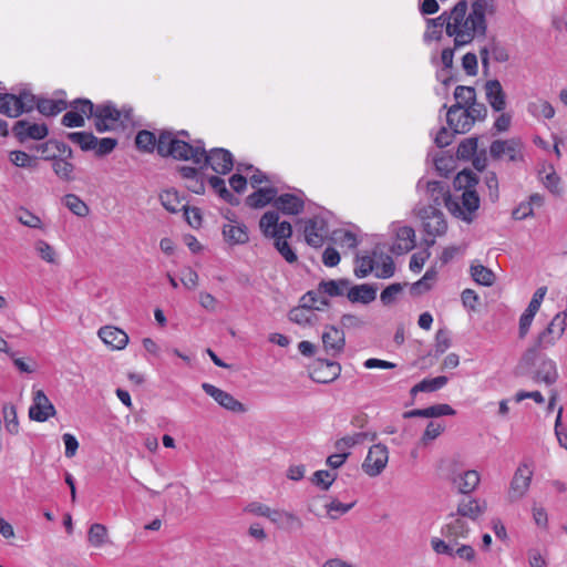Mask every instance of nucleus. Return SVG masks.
I'll return each mask as SVG.
<instances>
[{
    "mask_svg": "<svg viewBox=\"0 0 567 567\" xmlns=\"http://www.w3.org/2000/svg\"><path fill=\"white\" fill-rule=\"evenodd\" d=\"M157 153L163 156H172L175 159L192 161L194 164L209 165L217 174L225 175L234 166V158L229 151L225 148H214L206 152L203 143L198 141L196 145H190L174 136L173 133L163 131L159 134V144Z\"/></svg>",
    "mask_w": 567,
    "mask_h": 567,
    "instance_id": "f257e3e1",
    "label": "nucleus"
},
{
    "mask_svg": "<svg viewBox=\"0 0 567 567\" xmlns=\"http://www.w3.org/2000/svg\"><path fill=\"white\" fill-rule=\"evenodd\" d=\"M478 183L476 175L470 171H463L457 174L455 184L461 188L464 187L460 196H452L446 202V208L456 218L466 223H472L480 207V197L474 189Z\"/></svg>",
    "mask_w": 567,
    "mask_h": 567,
    "instance_id": "f03ea898",
    "label": "nucleus"
},
{
    "mask_svg": "<svg viewBox=\"0 0 567 567\" xmlns=\"http://www.w3.org/2000/svg\"><path fill=\"white\" fill-rule=\"evenodd\" d=\"M467 2L458 1L450 11V20L446 25V34L454 37L455 48L470 44L476 37H484L487 31V24H477L474 17L467 13Z\"/></svg>",
    "mask_w": 567,
    "mask_h": 567,
    "instance_id": "7ed1b4c3",
    "label": "nucleus"
},
{
    "mask_svg": "<svg viewBox=\"0 0 567 567\" xmlns=\"http://www.w3.org/2000/svg\"><path fill=\"white\" fill-rule=\"evenodd\" d=\"M259 227L265 237L275 239L276 249L287 262L297 261L298 257L287 241L292 236V226L289 221L279 223L278 212L270 210L261 216Z\"/></svg>",
    "mask_w": 567,
    "mask_h": 567,
    "instance_id": "20e7f679",
    "label": "nucleus"
},
{
    "mask_svg": "<svg viewBox=\"0 0 567 567\" xmlns=\"http://www.w3.org/2000/svg\"><path fill=\"white\" fill-rule=\"evenodd\" d=\"M567 311L558 312L549 324L538 333L533 347L528 348L522 355L519 364L533 365L540 349H547L556 343L564 334L567 327Z\"/></svg>",
    "mask_w": 567,
    "mask_h": 567,
    "instance_id": "39448f33",
    "label": "nucleus"
},
{
    "mask_svg": "<svg viewBox=\"0 0 567 567\" xmlns=\"http://www.w3.org/2000/svg\"><path fill=\"white\" fill-rule=\"evenodd\" d=\"M131 109L118 110L111 102L96 105L94 113V125L96 131L103 133L115 130L120 124H122V116L125 120L131 118Z\"/></svg>",
    "mask_w": 567,
    "mask_h": 567,
    "instance_id": "423d86ee",
    "label": "nucleus"
},
{
    "mask_svg": "<svg viewBox=\"0 0 567 567\" xmlns=\"http://www.w3.org/2000/svg\"><path fill=\"white\" fill-rule=\"evenodd\" d=\"M328 306L327 298H321L318 303V292L308 291L301 298V306L290 310L289 319L298 324H308L311 322V310H323Z\"/></svg>",
    "mask_w": 567,
    "mask_h": 567,
    "instance_id": "0eeeda50",
    "label": "nucleus"
},
{
    "mask_svg": "<svg viewBox=\"0 0 567 567\" xmlns=\"http://www.w3.org/2000/svg\"><path fill=\"white\" fill-rule=\"evenodd\" d=\"M522 148L523 144L518 138L496 140L489 146V155L495 161L507 158L516 162L523 158Z\"/></svg>",
    "mask_w": 567,
    "mask_h": 567,
    "instance_id": "6e6552de",
    "label": "nucleus"
},
{
    "mask_svg": "<svg viewBox=\"0 0 567 567\" xmlns=\"http://www.w3.org/2000/svg\"><path fill=\"white\" fill-rule=\"evenodd\" d=\"M424 231L430 236H442L447 229L443 213L435 206H425L419 210Z\"/></svg>",
    "mask_w": 567,
    "mask_h": 567,
    "instance_id": "1a4fd4ad",
    "label": "nucleus"
},
{
    "mask_svg": "<svg viewBox=\"0 0 567 567\" xmlns=\"http://www.w3.org/2000/svg\"><path fill=\"white\" fill-rule=\"evenodd\" d=\"M532 477L533 471L527 464H520L517 467L509 484V502H517L526 495L530 486Z\"/></svg>",
    "mask_w": 567,
    "mask_h": 567,
    "instance_id": "9d476101",
    "label": "nucleus"
},
{
    "mask_svg": "<svg viewBox=\"0 0 567 567\" xmlns=\"http://www.w3.org/2000/svg\"><path fill=\"white\" fill-rule=\"evenodd\" d=\"M388 461L389 452L386 446L378 443L370 447L362 468L369 476H377L385 468Z\"/></svg>",
    "mask_w": 567,
    "mask_h": 567,
    "instance_id": "9b49d317",
    "label": "nucleus"
},
{
    "mask_svg": "<svg viewBox=\"0 0 567 567\" xmlns=\"http://www.w3.org/2000/svg\"><path fill=\"white\" fill-rule=\"evenodd\" d=\"M202 389L205 391L207 395L213 398L221 408L234 412V413H245L246 406L235 399L230 393L210 384L203 383Z\"/></svg>",
    "mask_w": 567,
    "mask_h": 567,
    "instance_id": "f8f14e48",
    "label": "nucleus"
},
{
    "mask_svg": "<svg viewBox=\"0 0 567 567\" xmlns=\"http://www.w3.org/2000/svg\"><path fill=\"white\" fill-rule=\"evenodd\" d=\"M305 239L312 247H321L328 236V225L324 218L315 216L306 220Z\"/></svg>",
    "mask_w": 567,
    "mask_h": 567,
    "instance_id": "ddd939ff",
    "label": "nucleus"
},
{
    "mask_svg": "<svg viewBox=\"0 0 567 567\" xmlns=\"http://www.w3.org/2000/svg\"><path fill=\"white\" fill-rule=\"evenodd\" d=\"M523 367L527 368L526 365ZM530 367H536L533 375V379L536 382H544L547 385H551L558 379L556 363L545 355H540L538 353L535 364L529 365L528 368Z\"/></svg>",
    "mask_w": 567,
    "mask_h": 567,
    "instance_id": "4468645a",
    "label": "nucleus"
},
{
    "mask_svg": "<svg viewBox=\"0 0 567 567\" xmlns=\"http://www.w3.org/2000/svg\"><path fill=\"white\" fill-rule=\"evenodd\" d=\"M322 344L326 353L330 357H337L343 352L346 337L342 329L334 326H327L322 332Z\"/></svg>",
    "mask_w": 567,
    "mask_h": 567,
    "instance_id": "2eb2a0df",
    "label": "nucleus"
},
{
    "mask_svg": "<svg viewBox=\"0 0 567 567\" xmlns=\"http://www.w3.org/2000/svg\"><path fill=\"white\" fill-rule=\"evenodd\" d=\"M446 120L454 134H464L472 127L471 115L461 104H454L449 109Z\"/></svg>",
    "mask_w": 567,
    "mask_h": 567,
    "instance_id": "dca6fc26",
    "label": "nucleus"
},
{
    "mask_svg": "<svg viewBox=\"0 0 567 567\" xmlns=\"http://www.w3.org/2000/svg\"><path fill=\"white\" fill-rule=\"evenodd\" d=\"M54 413L55 409L44 392L42 390L35 391L33 395V403L29 409L30 419L38 422H44L50 416H53Z\"/></svg>",
    "mask_w": 567,
    "mask_h": 567,
    "instance_id": "f3484780",
    "label": "nucleus"
},
{
    "mask_svg": "<svg viewBox=\"0 0 567 567\" xmlns=\"http://www.w3.org/2000/svg\"><path fill=\"white\" fill-rule=\"evenodd\" d=\"M340 371L341 367L339 363L328 360H318L310 371V378L318 383H328L337 379Z\"/></svg>",
    "mask_w": 567,
    "mask_h": 567,
    "instance_id": "a211bd4d",
    "label": "nucleus"
},
{
    "mask_svg": "<svg viewBox=\"0 0 567 567\" xmlns=\"http://www.w3.org/2000/svg\"><path fill=\"white\" fill-rule=\"evenodd\" d=\"M275 207L285 215H299L303 212L305 200L301 195L286 193L277 196Z\"/></svg>",
    "mask_w": 567,
    "mask_h": 567,
    "instance_id": "6ab92c4d",
    "label": "nucleus"
},
{
    "mask_svg": "<svg viewBox=\"0 0 567 567\" xmlns=\"http://www.w3.org/2000/svg\"><path fill=\"white\" fill-rule=\"evenodd\" d=\"M481 61L484 69L488 68L489 55L496 62H506L509 59V54L504 45H502L495 38L488 40V42L480 50Z\"/></svg>",
    "mask_w": 567,
    "mask_h": 567,
    "instance_id": "aec40b11",
    "label": "nucleus"
},
{
    "mask_svg": "<svg viewBox=\"0 0 567 567\" xmlns=\"http://www.w3.org/2000/svg\"><path fill=\"white\" fill-rule=\"evenodd\" d=\"M97 334L106 346L115 350L124 349L128 342L126 332L113 326L100 328Z\"/></svg>",
    "mask_w": 567,
    "mask_h": 567,
    "instance_id": "412c9836",
    "label": "nucleus"
},
{
    "mask_svg": "<svg viewBox=\"0 0 567 567\" xmlns=\"http://www.w3.org/2000/svg\"><path fill=\"white\" fill-rule=\"evenodd\" d=\"M350 280L348 279H338V280H322L319 285L317 290H312L313 292H318V302L321 298H326L324 296L329 297H340V296H347Z\"/></svg>",
    "mask_w": 567,
    "mask_h": 567,
    "instance_id": "4be33fe9",
    "label": "nucleus"
},
{
    "mask_svg": "<svg viewBox=\"0 0 567 567\" xmlns=\"http://www.w3.org/2000/svg\"><path fill=\"white\" fill-rule=\"evenodd\" d=\"M378 288L373 285L362 284L349 286L347 298L352 303L369 305L377 298Z\"/></svg>",
    "mask_w": 567,
    "mask_h": 567,
    "instance_id": "5701e85b",
    "label": "nucleus"
},
{
    "mask_svg": "<svg viewBox=\"0 0 567 567\" xmlns=\"http://www.w3.org/2000/svg\"><path fill=\"white\" fill-rule=\"evenodd\" d=\"M415 247V231L412 227L402 226L396 230V239L391 250L396 255L406 254Z\"/></svg>",
    "mask_w": 567,
    "mask_h": 567,
    "instance_id": "b1692460",
    "label": "nucleus"
},
{
    "mask_svg": "<svg viewBox=\"0 0 567 567\" xmlns=\"http://www.w3.org/2000/svg\"><path fill=\"white\" fill-rule=\"evenodd\" d=\"M268 519L280 528L293 529L302 527L301 519L296 514L285 509L271 508Z\"/></svg>",
    "mask_w": 567,
    "mask_h": 567,
    "instance_id": "393cba45",
    "label": "nucleus"
},
{
    "mask_svg": "<svg viewBox=\"0 0 567 567\" xmlns=\"http://www.w3.org/2000/svg\"><path fill=\"white\" fill-rule=\"evenodd\" d=\"M486 99L496 112H501L506 106L505 93L498 80H489L485 84Z\"/></svg>",
    "mask_w": 567,
    "mask_h": 567,
    "instance_id": "a878e982",
    "label": "nucleus"
},
{
    "mask_svg": "<svg viewBox=\"0 0 567 567\" xmlns=\"http://www.w3.org/2000/svg\"><path fill=\"white\" fill-rule=\"evenodd\" d=\"M223 236L230 245H243L249 239L247 227L236 221H229L224 225Z\"/></svg>",
    "mask_w": 567,
    "mask_h": 567,
    "instance_id": "bb28decb",
    "label": "nucleus"
},
{
    "mask_svg": "<svg viewBox=\"0 0 567 567\" xmlns=\"http://www.w3.org/2000/svg\"><path fill=\"white\" fill-rule=\"evenodd\" d=\"M487 505L485 501L476 498H464L458 503L457 514L462 517H467L473 520L477 519L486 511Z\"/></svg>",
    "mask_w": 567,
    "mask_h": 567,
    "instance_id": "cd10ccee",
    "label": "nucleus"
},
{
    "mask_svg": "<svg viewBox=\"0 0 567 567\" xmlns=\"http://www.w3.org/2000/svg\"><path fill=\"white\" fill-rule=\"evenodd\" d=\"M452 483L457 486V491L462 494H470L476 489L481 477L475 470H468L457 476L451 478Z\"/></svg>",
    "mask_w": 567,
    "mask_h": 567,
    "instance_id": "c85d7f7f",
    "label": "nucleus"
},
{
    "mask_svg": "<svg viewBox=\"0 0 567 567\" xmlns=\"http://www.w3.org/2000/svg\"><path fill=\"white\" fill-rule=\"evenodd\" d=\"M426 195L429 199L433 203L431 206H435L437 208L442 204L446 206L447 199L452 198V195L449 193L446 184L439 181L427 182Z\"/></svg>",
    "mask_w": 567,
    "mask_h": 567,
    "instance_id": "c756f323",
    "label": "nucleus"
},
{
    "mask_svg": "<svg viewBox=\"0 0 567 567\" xmlns=\"http://www.w3.org/2000/svg\"><path fill=\"white\" fill-rule=\"evenodd\" d=\"M277 194L278 192L275 187L259 188L246 198V203L251 208H262L269 203L275 204Z\"/></svg>",
    "mask_w": 567,
    "mask_h": 567,
    "instance_id": "7c9ffc66",
    "label": "nucleus"
},
{
    "mask_svg": "<svg viewBox=\"0 0 567 567\" xmlns=\"http://www.w3.org/2000/svg\"><path fill=\"white\" fill-rule=\"evenodd\" d=\"M450 20V12H443L441 16L434 19L427 20V29L424 33V40H441L442 38V28L447 25Z\"/></svg>",
    "mask_w": 567,
    "mask_h": 567,
    "instance_id": "2f4dec72",
    "label": "nucleus"
},
{
    "mask_svg": "<svg viewBox=\"0 0 567 567\" xmlns=\"http://www.w3.org/2000/svg\"><path fill=\"white\" fill-rule=\"evenodd\" d=\"M495 11L494 1L493 0H475L471 7V14L476 20L477 24H487L486 16L493 14Z\"/></svg>",
    "mask_w": 567,
    "mask_h": 567,
    "instance_id": "473e14b6",
    "label": "nucleus"
},
{
    "mask_svg": "<svg viewBox=\"0 0 567 567\" xmlns=\"http://www.w3.org/2000/svg\"><path fill=\"white\" fill-rule=\"evenodd\" d=\"M470 532L467 523L462 518H454L442 530L445 538H452L457 542L458 538H465Z\"/></svg>",
    "mask_w": 567,
    "mask_h": 567,
    "instance_id": "72a5a7b5",
    "label": "nucleus"
},
{
    "mask_svg": "<svg viewBox=\"0 0 567 567\" xmlns=\"http://www.w3.org/2000/svg\"><path fill=\"white\" fill-rule=\"evenodd\" d=\"M437 271L435 267H431L426 270L424 276L411 286V293L413 296H421L430 291L436 281Z\"/></svg>",
    "mask_w": 567,
    "mask_h": 567,
    "instance_id": "f704fd0d",
    "label": "nucleus"
},
{
    "mask_svg": "<svg viewBox=\"0 0 567 567\" xmlns=\"http://www.w3.org/2000/svg\"><path fill=\"white\" fill-rule=\"evenodd\" d=\"M68 104L64 100L39 99L37 102L38 111L45 116H53L64 111Z\"/></svg>",
    "mask_w": 567,
    "mask_h": 567,
    "instance_id": "c9c22d12",
    "label": "nucleus"
},
{
    "mask_svg": "<svg viewBox=\"0 0 567 567\" xmlns=\"http://www.w3.org/2000/svg\"><path fill=\"white\" fill-rule=\"evenodd\" d=\"M209 185L219 195L220 198H223L225 202H227L230 205H238L239 199L228 190L226 187V183L223 178L218 176H212L208 179Z\"/></svg>",
    "mask_w": 567,
    "mask_h": 567,
    "instance_id": "e433bc0d",
    "label": "nucleus"
},
{
    "mask_svg": "<svg viewBox=\"0 0 567 567\" xmlns=\"http://www.w3.org/2000/svg\"><path fill=\"white\" fill-rule=\"evenodd\" d=\"M135 144L138 150L152 153L155 148L157 150L159 137L156 140L154 133L143 130L137 133Z\"/></svg>",
    "mask_w": 567,
    "mask_h": 567,
    "instance_id": "4c0bfd02",
    "label": "nucleus"
},
{
    "mask_svg": "<svg viewBox=\"0 0 567 567\" xmlns=\"http://www.w3.org/2000/svg\"><path fill=\"white\" fill-rule=\"evenodd\" d=\"M447 378L444 375H440L433 379H424L412 388L411 393L415 394L417 392H433L442 389L447 383Z\"/></svg>",
    "mask_w": 567,
    "mask_h": 567,
    "instance_id": "58836bf2",
    "label": "nucleus"
},
{
    "mask_svg": "<svg viewBox=\"0 0 567 567\" xmlns=\"http://www.w3.org/2000/svg\"><path fill=\"white\" fill-rule=\"evenodd\" d=\"M472 278L480 285L489 287L495 282V274L483 265L471 266Z\"/></svg>",
    "mask_w": 567,
    "mask_h": 567,
    "instance_id": "ea45409f",
    "label": "nucleus"
},
{
    "mask_svg": "<svg viewBox=\"0 0 567 567\" xmlns=\"http://www.w3.org/2000/svg\"><path fill=\"white\" fill-rule=\"evenodd\" d=\"M162 205L171 213L182 210L186 205L182 203L176 190H165L159 195Z\"/></svg>",
    "mask_w": 567,
    "mask_h": 567,
    "instance_id": "a19ab883",
    "label": "nucleus"
},
{
    "mask_svg": "<svg viewBox=\"0 0 567 567\" xmlns=\"http://www.w3.org/2000/svg\"><path fill=\"white\" fill-rule=\"evenodd\" d=\"M52 168L55 175L63 181H72L74 178V165L62 157H54Z\"/></svg>",
    "mask_w": 567,
    "mask_h": 567,
    "instance_id": "79ce46f5",
    "label": "nucleus"
},
{
    "mask_svg": "<svg viewBox=\"0 0 567 567\" xmlns=\"http://www.w3.org/2000/svg\"><path fill=\"white\" fill-rule=\"evenodd\" d=\"M0 113L8 117H18L20 115L16 94L0 93Z\"/></svg>",
    "mask_w": 567,
    "mask_h": 567,
    "instance_id": "37998d69",
    "label": "nucleus"
},
{
    "mask_svg": "<svg viewBox=\"0 0 567 567\" xmlns=\"http://www.w3.org/2000/svg\"><path fill=\"white\" fill-rule=\"evenodd\" d=\"M62 200L74 215L84 217L89 214L87 205L78 195L68 194Z\"/></svg>",
    "mask_w": 567,
    "mask_h": 567,
    "instance_id": "c03bdc74",
    "label": "nucleus"
},
{
    "mask_svg": "<svg viewBox=\"0 0 567 567\" xmlns=\"http://www.w3.org/2000/svg\"><path fill=\"white\" fill-rule=\"evenodd\" d=\"M367 437H368V433H365V432L354 433L352 435H346V436L339 439L336 442L334 446L338 452H348L349 449L363 443L364 440H367Z\"/></svg>",
    "mask_w": 567,
    "mask_h": 567,
    "instance_id": "a18cd8bd",
    "label": "nucleus"
},
{
    "mask_svg": "<svg viewBox=\"0 0 567 567\" xmlns=\"http://www.w3.org/2000/svg\"><path fill=\"white\" fill-rule=\"evenodd\" d=\"M69 140L78 144L82 151H93L96 143V137L87 132H73L69 133Z\"/></svg>",
    "mask_w": 567,
    "mask_h": 567,
    "instance_id": "49530a36",
    "label": "nucleus"
},
{
    "mask_svg": "<svg viewBox=\"0 0 567 567\" xmlns=\"http://www.w3.org/2000/svg\"><path fill=\"white\" fill-rule=\"evenodd\" d=\"M107 530L106 527L102 524H93L90 527L87 539L89 543L94 547H101L106 543Z\"/></svg>",
    "mask_w": 567,
    "mask_h": 567,
    "instance_id": "de8ad7c7",
    "label": "nucleus"
},
{
    "mask_svg": "<svg viewBox=\"0 0 567 567\" xmlns=\"http://www.w3.org/2000/svg\"><path fill=\"white\" fill-rule=\"evenodd\" d=\"M454 97L456 100V104H461L466 107V105H470L475 101L476 93L472 86L458 85L454 91Z\"/></svg>",
    "mask_w": 567,
    "mask_h": 567,
    "instance_id": "09e8293b",
    "label": "nucleus"
},
{
    "mask_svg": "<svg viewBox=\"0 0 567 567\" xmlns=\"http://www.w3.org/2000/svg\"><path fill=\"white\" fill-rule=\"evenodd\" d=\"M16 100L20 115L22 113L32 111L38 102L35 96L28 91H21L18 95H16Z\"/></svg>",
    "mask_w": 567,
    "mask_h": 567,
    "instance_id": "8fccbe9b",
    "label": "nucleus"
},
{
    "mask_svg": "<svg viewBox=\"0 0 567 567\" xmlns=\"http://www.w3.org/2000/svg\"><path fill=\"white\" fill-rule=\"evenodd\" d=\"M35 251L38 252L39 257L49 262V264H55L56 262V252L54 248L48 244L47 241L40 239L35 241L34 244Z\"/></svg>",
    "mask_w": 567,
    "mask_h": 567,
    "instance_id": "3c124183",
    "label": "nucleus"
},
{
    "mask_svg": "<svg viewBox=\"0 0 567 567\" xmlns=\"http://www.w3.org/2000/svg\"><path fill=\"white\" fill-rule=\"evenodd\" d=\"M354 506V502L350 504H343L338 499H332L329 504H326V509L331 519H338L341 515L348 513Z\"/></svg>",
    "mask_w": 567,
    "mask_h": 567,
    "instance_id": "603ef678",
    "label": "nucleus"
},
{
    "mask_svg": "<svg viewBox=\"0 0 567 567\" xmlns=\"http://www.w3.org/2000/svg\"><path fill=\"white\" fill-rule=\"evenodd\" d=\"M447 540H443L440 538H432L431 545L433 550L436 554H444L449 556H454V548L457 546V542L452 538H446Z\"/></svg>",
    "mask_w": 567,
    "mask_h": 567,
    "instance_id": "864d4df0",
    "label": "nucleus"
},
{
    "mask_svg": "<svg viewBox=\"0 0 567 567\" xmlns=\"http://www.w3.org/2000/svg\"><path fill=\"white\" fill-rule=\"evenodd\" d=\"M477 150V138L468 137L465 138L457 147V157L462 159H468L473 157Z\"/></svg>",
    "mask_w": 567,
    "mask_h": 567,
    "instance_id": "5fc2aeb1",
    "label": "nucleus"
},
{
    "mask_svg": "<svg viewBox=\"0 0 567 567\" xmlns=\"http://www.w3.org/2000/svg\"><path fill=\"white\" fill-rule=\"evenodd\" d=\"M528 112L533 115H542L545 118H553L555 115V109L547 101H540L539 103H529Z\"/></svg>",
    "mask_w": 567,
    "mask_h": 567,
    "instance_id": "6e6d98bb",
    "label": "nucleus"
},
{
    "mask_svg": "<svg viewBox=\"0 0 567 567\" xmlns=\"http://www.w3.org/2000/svg\"><path fill=\"white\" fill-rule=\"evenodd\" d=\"M3 416L6 421V429L11 434H17L19 431V423L17 417V411L13 405L3 406Z\"/></svg>",
    "mask_w": 567,
    "mask_h": 567,
    "instance_id": "4d7b16f0",
    "label": "nucleus"
},
{
    "mask_svg": "<svg viewBox=\"0 0 567 567\" xmlns=\"http://www.w3.org/2000/svg\"><path fill=\"white\" fill-rule=\"evenodd\" d=\"M336 478V473L329 471H317L312 476V483L321 487L323 491H327L332 485Z\"/></svg>",
    "mask_w": 567,
    "mask_h": 567,
    "instance_id": "13d9d810",
    "label": "nucleus"
},
{
    "mask_svg": "<svg viewBox=\"0 0 567 567\" xmlns=\"http://www.w3.org/2000/svg\"><path fill=\"white\" fill-rule=\"evenodd\" d=\"M444 427L445 426L443 423L431 421L427 424V426L421 437V442L424 445L429 444L431 441L435 440L436 437H439L442 434V432L444 431Z\"/></svg>",
    "mask_w": 567,
    "mask_h": 567,
    "instance_id": "bf43d9fd",
    "label": "nucleus"
},
{
    "mask_svg": "<svg viewBox=\"0 0 567 567\" xmlns=\"http://www.w3.org/2000/svg\"><path fill=\"white\" fill-rule=\"evenodd\" d=\"M374 270L378 278H391L395 271L393 259L390 256H385L380 266L375 264Z\"/></svg>",
    "mask_w": 567,
    "mask_h": 567,
    "instance_id": "052dcab7",
    "label": "nucleus"
},
{
    "mask_svg": "<svg viewBox=\"0 0 567 567\" xmlns=\"http://www.w3.org/2000/svg\"><path fill=\"white\" fill-rule=\"evenodd\" d=\"M374 259L369 256H363L358 260V266L354 268V275L358 278H364L374 270Z\"/></svg>",
    "mask_w": 567,
    "mask_h": 567,
    "instance_id": "680f3d73",
    "label": "nucleus"
},
{
    "mask_svg": "<svg viewBox=\"0 0 567 567\" xmlns=\"http://www.w3.org/2000/svg\"><path fill=\"white\" fill-rule=\"evenodd\" d=\"M71 107L79 112L82 116L85 115L87 117H94V113L96 110V106L90 101L85 99L75 100L71 103Z\"/></svg>",
    "mask_w": 567,
    "mask_h": 567,
    "instance_id": "e2e57ef3",
    "label": "nucleus"
},
{
    "mask_svg": "<svg viewBox=\"0 0 567 567\" xmlns=\"http://www.w3.org/2000/svg\"><path fill=\"white\" fill-rule=\"evenodd\" d=\"M117 145V141L115 138L111 137H104L99 140L96 137V143L94 145V151L97 156H104L106 154H110L115 146Z\"/></svg>",
    "mask_w": 567,
    "mask_h": 567,
    "instance_id": "0e129e2a",
    "label": "nucleus"
},
{
    "mask_svg": "<svg viewBox=\"0 0 567 567\" xmlns=\"http://www.w3.org/2000/svg\"><path fill=\"white\" fill-rule=\"evenodd\" d=\"M340 323L342 329L359 330L365 326V321L352 313H346L341 317Z\"/></svg>",
    "mask_w": 567,
    "mask_h": 567,
    "instance_id": "69168bd1",
    "label": "nucleus"
},
{
    "mask_svg": "<svg viewBox=\"0 0 567 567\" xmlns=\"http://www.w3.org/2000/svg\"><path fill=\"white\" fill-rule=\"evenodd\" d=\"M544 186L554 195L561 194L560 187V177L556 174L555 171L546 174L545 177L542 178Z\"/></svg>",
    "mask_w": 567,
    "mask_h": 567,
    "instance_id": "338daca9",
    "label": "nucleus"
},
{
    "mask_svg": "<svg viewBox=\"0 0 567 567\" xmlns=\"http://www.w3.org/2000/svg\"><path fill=\"white\" fill-rule=\"evenodd\" d=\"M403 287L400 284H392L388 286L380 296L384 305H391L395 301L398 295L402 291Z\"/></svg>",
    "mask_w": 567,
    "mask_h": 567,
    "instance_id": "774afa93",
    "label": "nucleus"
}]
</instances>
